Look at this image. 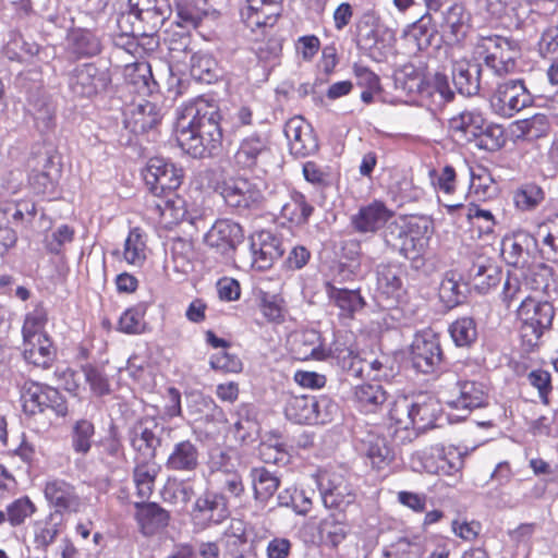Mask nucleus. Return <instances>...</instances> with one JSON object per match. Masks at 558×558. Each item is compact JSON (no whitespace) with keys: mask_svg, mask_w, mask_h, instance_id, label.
<instances>
[{"mask_svg":"<svg viewBox=\"0 0 558 558\" xmlns=\"http://www.w3.org/2000/svg\"><path fill=\"white\" fill-rule=\"evenodd\" d=\"M388 397L389 393L380 384H363L354 388L353 402L360 412L375 414L381 410Z\"/></svg>","mask_w":558,"mask_h":558,"instance_id":"28","label":"nucleus"},{"mask_svg":"<svg viewBox=\"0 0 558 558\" xmlns=\"http://www.w3.org/2000/svg\"><path fill=\"white\" fill-rule=\"evenodd\" d=\"M481 64L456 61L452 64V82L457 90L466 97L475 96L481 89Z\"/></svg>","mask_w":558,"mask_h":558,"instance_id":"30","label":"nucleus"},{"mask_svg":"<svg viewBox=\"0 0 558 558\" xmlns=\"http://www.w3.org/2000/svg\"><path fill=\"white\" fill-rule=\"evenodd\" d=\"M155 209L165 225H175L185 216L184 202L175 193L157 196Z\"/></svg>","mask_w":558,"mask_h":558,"instance_id":"42","label":"nucleus"},{"mask_svg":"<svg viewBox=\"0 0 558 558\" xmlns=\"http://www.w3.org/2000/svg\"><path fill=\"white\" fill-rule=\"evenodd\" d=\"M191 75L196 81L209 84L219 76V68L210 54L194 53L191 58Z\"/></svg>","mask_w":558,"mask_h":558,"instance_id":"47","label":"nucleus"},{"mask_svg":"<svg viewBox=\"0 0 558 558\" xmlns=\"http://www.w3.org/2000/svg\"><path fill=\"white\" fill-rule=\"evenodd\" d=\"M322 501L328 509L342 510L354 501L352 485L337 472L323 471L316 474Z\"/></svg>","mask_w":558,"mask_h":558,"instance_id":"15","label":"nucleus"},{"mask_svg":"<svg viewBox=\"0 0 558 558\" xmlns=\"http://www.w3.org/2000/svg\"><path fill=\"white\" fill-rule=\"evenodd\" d=\"M168 14L169 8L167 4L133 14L132 16L137 20V26H135L137 34L141 36H153L163 25Z\"/></svg>","mask_w":558,"mask_h":558,"instance_id":"41","label":"nucleus"},{"mask_svg":"<svg viewBox=\"0 0 558 558\" xmlns=\"http://www.w3.org/2000/svg\"><path fill=\"white\" fill-rule=\"evenodd\" d=\"M325 287L329 300L343 313L352 314L363 307L364 301L357 289L338 287L335 283H326Z\"/></svg>","mask_w":558,"mask_h":558,"instance_id":"40","label":"nucleus"},{"mask_svg":"<svg viewBox=\"0 0 558 558\" xmlns=\"http://www.w3.org/2000/svg\"><path fill=\"white\" fill-rule=\"evenodd\" d=\"M199 450L195 442L186 439L173 445L167 460L166 469L177 473H192L199 466Z\"/></svg>","mask_w":558,"mask_h":558,"instance_id":"25","label":"nucleus"},{"mask_svg":"<svg viewBox=\"0 0 558 558\" xmlns=\"http://www.w3.org/2000/svg\"><path fill=\"white\" fill-rule=\"evenodd\" d=\"M162 427L153 416L136 420L128 429V440L137 457L155 459L156 450L161 445L159 433Z\"/></svg>","mask_w":558,"mask_h":558,"instance_id":"16","label":"nucleus"},{"mask_svg":"<svg viewBox=\"0 0 558 558\" xmlns=\"http://www.w3.org/2000/svg\"><path fill=\"white\" fill-rule=\"evenodd\" d=\"M377 284L386 294H393L402 287L400 271L390 265H380L377 269Z\"/></svg>","mask_w":558,"mask_h":558,"instance_id":"61","label":"nucleus"},{"mask_svg":"<svg viewBox=\"0 0 558 558\" xmlns=\"http://www.w3.org/2000/svg\"><path fill=\"white\" fill-rule=\"evenodd\" d=\"M410 357L413 367L423 374L438 369L444 357L438 335L430 329L417 332L411 343Z\"/></svg>","mask_w":558,"mask_h":558,"instance_id":"12","label":"nucleus"},{"mask_svg":"<svg viewBox=\"0 0 558 558\" xmlns=\"http://www.w3.org/2000/svg\"><path fill=\"white\" fill-rule=\"evenodd\" d=\"M284 253L280 236L268 230H262L251 236L250 265L258 270H265L272 266Z\"/></svg>","mask_w":558,"mask_h":558,"instance_id":"18","label":"nucleus"},{"mask_svg":"<svg viewBox=\"0 0 558 558\" xmlns=\"http://www.w3.org/2000/svg\"><path fill=\"white\" fill-rule=\"evenodd\" d=\"M33 116L36 128L41 133L51 131L56 125V109L49 102L38 101L35 104Z\"/></svg>","mask_w":558,"mask_h":558,"instance_id":"64","label":"nucleus"},{"mask_svg":"<svg viewBox=\"0 0 558 558\" xmlns=\"http://www.w3.org/2000/svg\"><path fill=\"white\" fill-rule=\"evenodd\" d=\"M314 415V397H293L286 407V416L296 424H311Z\"/></svg>","mask_w":558,"mask_h":558,"instance_id":"50","label":"nucleus"},{"mask_svg":"<svg viewBox=\"0 0 558 558\" xmlns=\"http://www.w3.org/2000/svg\"><path fill=\"white\" fill-rule=\"evenodd\" d=\"M518 128L524 137L536 140L548 133L549 122L545 114H535L529 119L519 121Z\"/></svg>","mask_w":558,"mask_h":558,"instance_id":"63","label":"nucleus"},{"mask_svg":"<svg viewBox=\"0 0 558 558\" xmlns=\"http://www.w3.org/2000/svg\"><path fill=\"white\" fill-rule=\"evenodd\" d=\"M244 240L242 227L231 220H218L205 235V242L223 255H229Z\"/></svg>","mask_w":558,"mask_h":558,"instance_id":"22","label":"nucleus"},{"mask_svg":"<svg viewBox=\"0 0 558 558\" xmlns=\"http://www.w3.org/2000/svg\"><path fill=\"white\" fill-rule=\"evenodd\" d=\"M284 134L289 140L292 155L300 158L310 155L312 148L308 144L313 141L312 129L301 117H294L286 123Z\"/></svg>","mask_w":558,"mask_h":558,"instance_id":"33","label":"nucleus"},{"mask_svg":"<svg viewBox=\"0 0 558 558\" xmlns=\"http://www.w3.org/2000/svg\"><path fill=\"white\" fill-rule=\"evenodd\" d=\"M135 519L145 536H153L169 525L170 513L156 502H135Z\"/></svg>","mask_w":558,"mask_h":558,"instance_id":"26","label":"nucleus"},{"mask_svg":"<svg viewBox=\"0 0 558 558\" xmlns=\"http://www.w3.org/2000/svg\"><path fill=\"white\" fill-rule=\"evenodd\" d=\"M111 78L106 69H100L94 63L77 65L69 74V88L75 97L92 98L104 92Z\"/></svg>","mask_w":558,"mask_h":558,"instance_id":"14","label":"nucleus"},{"mask_svg":"<svg viewBox=\"0 0 558 558\" xmlns=\"http://www.w3.org/2000/svg\"><path fill=\"white\" fill-rule=\"evenodd\" d=\"M220 120L219 107L214 100L197 98L181 110L177 121V132H199L209 137L207 140L211 146L221 145Z\"/></svg>","mask_w":558,"mask_h":558,"instance_id":"3","label":"nucleus"},{"mask_svg":"<svg viewBox=\"0 0 558 558\" xmlns=\"http://www.w3.org/2000/svg\"><path fill=\"white\" fill-rule=\"evenodd\" d=\"M355 450L365 465L376 472L387 470L395 460V451L388 440L372 432L366 433L364 437L356 438Z\"/></svg>","mask_w":558,"mask_h":558,"instance_id":"17","label":"nucleus"},{"mask_svg":"<svg viewBox=\"0 0 558 558\" xmlns=\"http://www.w3.org/2000/svg\"><path fill=\"white\" fill-rule=\"evenodd\" d=\"M190 517L193 523L202 529L221 524L230 517L228 496L207 488L196 497Z\"/></svg>","mask_w":558,"mask_h":558,"instance_id":"9","label":"nucleus"},{"mask_svg":"<svg viewBox=\"0 0 558 558\" xmlns=\"http://www.w3.org/2000/svg\"><path fill=\"white\" fill-rule=\"evenodd\" d=\"M220 195L225 203L239 214L257 209L264 198L259 184L242 177L223 181Z\"/></svg>","mask_w":558,"mask_h":558,"instance_id":"10","label":"nucleus"},{"mask_svg":"<svg viewBox=\"0 0 558 558\" xmlns=\"http://www.w3.org/2000/svg\"><path fill=\"white\" fill-rule=\"evenodd\" d=\"M144 180L154 196L171 194L182 184L183 170L163 158H150Z\"/></svg>","mask_w":558,"mask_h":558,"instance_id":"13","label":"nucleus"},{"mask_svg":"<svg viewBox=\"0 0 558 558\" xmlns=\"http://www.w3.org/2000/svg\"><path fill=\"white\" fill-rule=\"evenodd\" d=\"M95 435L94 424L85 418L76 421L71 430V445L76 453L86 454Z\"/></svg>","mask_w":558,"mask_h":558,"instance_id":"54","label":"nucleus"},{"mask_svg":"<svg viewBox=\"0 0 558 558\" xmlns=\"http://www.w3.org/2000/svg\"><path fill=\"white\" fill-rule=\"evenodd\" d=\"M159 473V465L155 459L136 458L133 470V481L137 489V495L142 499L149 498Z\"/></svg>","mask_w":558,"mask_h":558,"instance_id":"36","label":"nucleus"},{"mask_svg":"<svg viewBox=\"0 0 558 558\" xmlns=\"http://www.w3.org/2000/svg\"><path fill=\"white\" fill-rule=\"evenodd\" d=\"M48 322V312L43 304H37L24 318L22 327L23 340L48 336L45 327Z\"/></svg>","mask_w":558,"mask_h":558,"instance_id":"49","label":"nucleus"},{"mask_svg":"<svg viewBox=\"0 0 558 558\" xmlns=\"http://www.w3.org/2000/svg\"><path fill=\"white\" fill-rule=\"evenodd\" d=\"M475 52L494 75L502 77L515 72L520 48L513 39L492 35L478 39Z\"/></svg>","mask_w":558,"mask_h":558,"instance_id":"5","label":"nucleus"},{"mask_svg":"<svg viewBox=\"0 0 558 558\" xmlns=\"http://www.w3.org/2000/svg\"><path fill=\"white\" fill-rule=\"evenodd\" d=\"M532 104L533 97L521 78L499 83L490 96L493 111L502 118H511Z\"/></svg>","mask_w":558,"mask_h":558,"instance_id":"8","label":"nucleus"},{"mask_svg":"<svg viewBox=\"0 0 558 558\" xmlns=\"http://www.w3.org/2000/svg\"><path fill=\"white\" fill-rule=\"evenodd\" d=\"M482 132L476 136L475 142L480 148L494 151L505 144L504 129L501 125L488 123L484 120Z\"/></svg>","mask_w":558,"mask_h":558,"instance_id":"56","label":"nucleus"},{"mask_svg":"<svg viewBox=\"0 0 558 558\" xmlns=\"http://www.w3.org/2000/svg\"><path fill=\"white\" fill-rule=\"evenodd\" d=\"M73 49L78 56L92 57L100 52L99 39L88 31H80L73 34Z\"/></svg>","mask_w":558,"mask_h":558,"instance_id":"62","label":"nucleus"},{"mask_svg":"<svg viewBox=\"0 0 558 558\" xmlns=\"http://www.w3.org/2000/svg\"><path fill=\"white\" fill-rule=\"evenodd\" d=\"M520 338L525 351L531 352L541 344L543 336L551 329L555 308L548 301L524 298L518 310Z\"/></svg>","mask_w":558,"mask_h":558,"instance_id":"2","label":"nucleus"},{"mask_svg":"<svg viewBox=\"0 0 558 558\" xmlns=\"http://www.w3.org/2000/svg\"><path fill=\"white\" fill-rule=\"evenodd\" d=\"M485 117L481 110L466 109L449 120L450 131L465 142H474L484 125Z\"/></svg>","mask_w":558,"mask_h":558,"instance_id":"32","label":"nucleus"},{"mask_svg":"<svg viewBox=\"0 0 558 558\" xmlns=\"http://www.w3.org/2000/svg\"><path fill=\"white\" fill-rule=\"evenodd\" d=\"M207 138H209L207 135L199 132H177L178 145L194 158L211 157L218 154L221 145L211 146Z\"/></svg>","mask_w":558,"mask_h":558,"instance_id":"37","label":"nucleus"},{"mask_svg":"<svg viewBox=\"0 0 558 558\" xmlns=\"http://www.w3.org/2000/svg\"><path fill=\"white\" fill-rule=\"evenodd\" d=\"M186 412L195 422H223L225 412L207 396L193 392L186 396Z\"/></svg>","mask_w":558,"mask_h":558,"instance_id":"31","label":"nucleus"},{"mask_svg":"<svg viewBox=\"0 0 558 558\" xmlns=\"http://www.w3.org/2000/svg\"><path fill=\"white\" fill-rule=\"evenodd\" d=\"M45 498L54 508L53 512L61 515L64 512H77L81 508V499L75 487L61 478L47 481L44 489Z\"/></svg>","mask_w":558,"mask_h":558,"instance_id":"24","label":"nucleus"},{"mask_svg":"<svg viewBox=\"0 0 558 558\" xmlns=\"http://www.w3.org/2000/svg\"><path fill=\"white\" fill-rule=\"evenodd\" d=\"M469 279L480 293H487L502 279L501 269L488 259H478L468 270Z\"/></svg>","mask_w":558,"mask_h":558,"instance_id":"34","label":"nucleus"},{"mask_svg":"<svg viewBox=\"0 0 558 558\" xmlns=\"http://www.w3.org/2000/svg\"><path fill=\"white\" fill-rule=\"evenodd\" d=\"M449 333L457 347H470L477 339L476 323L472 317H460L449 326Z\"/></svg>","mask_w":558,"mask_h":558,"instance_id":"53","label":"nucleus"},{"mask_svg":"<svg viewBox=\"0 0 558 558\" xmlns=\"http://www.w3.org/2000/svg\"><path fill=\"white\" fill-rule=\"evenodd\" d=\"M62 515L59 512H50L43 520H36L34 526V543L37 548L46 550L59 534Z\"/></svg>","mask_w":558,"mask_h":558,"instance_id":"39","label":"nucleus"},{"mask_svg":"<svg viewBox=\"0 0 558 558\" xmlns=\"http://www.w3.org/2000/svg\"><path fill=\"white\" fill-rule=\"evenodd\" d=\"M211 10L213 5H202L195 0L180 1L177 3L179 24L196 28Z\"/></svg>","mask_w":558,"mask_h":558,"instance_id":"48","label":"nucleus"},{"mask_svg":"<svg viewBox=\"0 0 558 558\" xmlns=\"http://www.w3.org/2000/svg\"><path fill=\"white\" fill-rule=\"evenodd\" d=\"M36 506L28 497H22L14 500L7 508L8 521L12 526H19L25 522L27 518L34 514Z\"/></svg>","mask_w":558,"mask_h":558,"instance_id":"60","label":"nucleus"},{"mask_svg":"<svg viewBox=\"0 0 558 558\" xmlns=\"http://www.w3.org/2000/svg\"><path fill=\"white\" fill-rule=\"evenodd\" d=\"M74 240V229L68 225H61L52 233L44 239V245L48 253L59 255L65 244Z\"/></svg>","mask_w":558,"mask_h":558,"instance_id":"59","label":"nucleus"},{"mask_svg":"<svg viewBox=\"0 0 558 558\" xmlns=\"http://www.w3.org/2000/svg\"><path fill=\"white\" fill-rule=\"evenodd\" d=\"M19 388L23 412L26 415L34 416L46 410L60 417L68 414L66 401L58 389L31 379L24 380Z\"/></svg>","mask_w":558,"mask_h":558,"instance_id":"7","label":"nucleus"},{"mask_svg":"<svg viewBox=\"0 0 558 558\" xmlns=\"http://www.w3.org/2000/svg\"><path fill=\"white\" fill-rule=\"evenodd\" d=\"M395 213L381 201L361 206L359 210L350 217V227L359 234H374L393 217Z\"/></svg>","mask_w":558,"mask_h":558,"instance_id":"19","label":"nucleus"},{"mask_svg":"<svg viewBox=\"0 0 558 558\" xmlns=\"http://www.w3.org/2000/svg\"><path fill=\"white\" fill-rule=\"evenodd\" d=\"M471 171V182L469 186V196L475 201H486L496 194L494 180L486 172L485 169H480V172Z\"/></svg>","mask_w":558,"mask_h":558,"instance_id":"55","label":"nucleus"},{"mask_svg":"<svg viewBox=\"0 0 558 558\" xmlns=\"http://www.w3.org/2000/svg\"><path fill=\"white\" fill-rule=\"evenodd\" d=\"M146 306L138 304L126 310L119 320V330L124 333L136 335L145 330L144 315Z\"/></svg>","mask_w":558,"mask_h":558,"instance_id":"58","label":"nucleus"},{"mask_svg":"<svg viewBox=\"0 0 558 558\" xmlns=\"http://www.w3.org/2000/svg\"><path fill=\"white\" fill-rule=\"evenodd\" d=\"M100 461L111 470L120 468L125 461L123 445L114 430L101 442Z\"/></svg>","mask_w":558,"mask_h":558,"instance_id":"51","label":"nucleus"},{"mask_svg":"<svg viewBox=\"0 0 558 558\" xmlns=\"http://www.w3.org/2000/svg\"><path fill=\"white\" fill-rule=\"evenodd\" d=\"M254 498L258 501L269 499L279 487V478L265 468H254L251 471Z\"/></svg>","mask_w":558,"mask_h":558,"instance_id":"45","label":"nucleus"},{"mask_svg":"<svg viewBox=\"0 0 558 558\" xmlns=\"http://www.w3.org/2000/svg\"><path fill=\"white\" fill-rule=\"evenodd\" d=\"M413 429L425 430L435 426L437 420L438 404L428 396L412 398Z\"/></svg>","mask_w":558,"mask_h":558,"instance_id":"38","label":"nucleus"},{"mask_svg":"<svg viewBox=\"0 0 558 558\" xmlns=\"http://www.w3.org/2000/svg\"><path fill=\"white\" fill-rule=\"evenodd\" d=\"M313 207L306 202L302 193L293 192L290 201L281 207V216L290 222L301 226L307 222Z\"/></svg>","mask_w":558,"mask_h":558,"instance_id":"44","label":"nucleus"},{"mask_svg":"<svg viewBox=\"0 0 558 558\" xmlns=\"http://www.w3.org/2000/svg\"><path fill=\"white\" fill-rule=\"evenodd\" d=\"M61 157L52 145H37L27 159L28 183L37 194L53 191L61 174Z\"/></svg>","mask_w":558,"mask_h":558,"instance_id":"6","label":"nucleus"},{"mask_svg":"<svg viewBox=\"0 0 558 558\" xmlns=\"http://www.w3.org/2000/svg\"><path fill=\"white\" fill-rule=\"evenodd\" d=\"M533 247L548 260L558 263V214L537 227L535 234L519 230L501 241V255L508 265L520 267Z\"/></svg>","mask_w":558,"mask_h":558,"instance_id":"1","label":"nucleus"},{"mask_svg":"<svg viewBox=\"0 0 558 558\" xmlns=\"http://www.w3.org/2000/svg\"><path fill=\"white\" fill-rule=\"evenodd\" d=\"M466 219L480 230L481 234L494 232L496 220L490 210L482 208L474 202L470 203L465 214Z\"/></svg>","mask_w":558,"mask_h":558,"instance_id":"57","label":"nucleus"},{"mask_svg":"<svg viewBox=\"0 0 558 558\" xmlns=\"http://www.w3.org/2000/svg\"><path fill=\"white\" fill-rule=\"evenodd\" d=\"M318 340L319 343L316 345V361L332 359L336 360L337 364L350 376L355 378L366 376V360L361 357L359 353L337 342H333L332 347H326L325 340Z\"/></svg>","mask_w":558,"mask_h":558,"instance_id":"21","label":"nucleus"},{"mask_svg":"<svg viewBox=\"0 0 558 558\" xmlns=\"http://www.w3.org/2000/svg\"><path fill=\"white\" fill-rule=\"evenodd\" d=\"M22 348L24 360L37 367L49 368L57 356L49 336L23 340Z\"/></svg>","mask_w":558,"mask_h":558,"instance_id":"29","label":"nucleus"},{"mask_svg":"<svg viewBox=\"0 0 558 558\" xmlns=\"http://www.w3.org/2000/svg\"><path fill=\"white\" fill-rule=\"evenodd\" d=\"M146 241L144 233L134 228L124 241L123 257L130 265L141 267L146 260Z\"/></svg>","mask_w":558,"mask_h":558,"instance_id":"46","label":"nucleus"},{"mask_svg":"<svg viewBox=\"0 0 558 558\" xmlns=\"http://www.w3.org/2000/svg\"><path fill=\"white\" fill-rule=\"evenodd\" d=\"M439 396L448 408L463 412L459 418H465L473 410L485 407L488 398L482 383L461 379L453 373L442 375Z\"/></svg>","mask_w":558,"mask_h":558,"instance_id":"4","label":"nucleus"},{"mask_svg":"<svg viewBox=\"0 0 558 558\" xmlns=\"http://www.w3.org/2000/svg\"><path fill=\"white\" fill-rule=\"evenodd\" d=\"M208 484L215 492L240 498L245 492L242 476L232 469L219 468L210 472Z\"/></svg>","mask_w":558,"mask_h":558,"instance_id":"35","label":"nucleus"},{"mask_svg":"<svg viewBox=\"0 0 558 558\" xmlns=\"http://www.w3.org/2000/svg\"><path fill=\"white\" fill-rule=\"evenodd\" d=\"M412 398L408 396H399L389 409L388 415L396 429L409 430L413 429L412 417Z\"/></svg>","mask_w":558,"mask_h":558,"instance_id":"52","label":"nucleus"},{"mask_svg":"<svg viewBox=\"0 0 558 558\" xmlns=\"http://www.w3.org/2000/svg\"><path fill=\"white\" fill-rule=\"evenodd\" d=\"M471 13L462 3H453L441 13L439 31L449 45L462 43L471 31Z\"/></svg>","mask_w":558,"mask_h":558,"instance_id":"20","label":"nucleus"},{"mask_svg":"<svg viewBox=\"0 0 558 558\" xmlns=\"http://www.w3.org/2000/svg\"><path fill=\"white\" fill-rule=\"evenodd\" d=\"M268 155L267 140L258 134H252L241 141L233 156V161L241 169H259L265 172L264 160Z\"/></svg>","mask_w":558,"mask_h":558,"instance_id":"23","label":"nucleus"},{"mask_svg":"<svg viewBox=\"0 0 558 558\" xmlns=\"http://www.w3.org/2000/svg\"><path fill=\"white\" fill-rule=\"evenodd\" d=\"M161 120L157 105L145 101L134 106L124 119L125 128L134 134H142L154 129Z\"/></svg>","mask_w":558,"mask_h":558,"instance_id":"27","label":"nucleus"},{"mask_svg":"<svg viewBox=\"0 0 558 558\" xmlns=\"http://www.w3.org/2000/svg\"><path fill=\"white\" fill-rule=\"evenodd\" d=\"M283 11V0H245L241 17L252 33L267 35Z\"/></svg>","mask_w":558,"mask_h":558,"instance_id":"11","label":"nucleus"},{"mask_svg":"<svg viewBox=\"0 0 558 558\" xmlns=\"http://www.w3.org/2000/svg\"><path fill=\"white\" fill-rule=\"evenodd\" d=\"M462 284L452 271L446 272L439 286V299L445 307L451 310L462 304L466 298Z\"/></svg>","mask_w":558,"mask_h":558,"instance_id":"43","label":"nucleus"}]
</instances>
